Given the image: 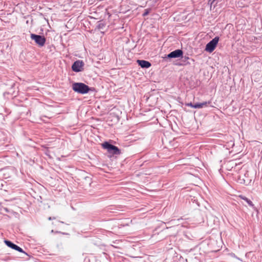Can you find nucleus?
Masks as SVG:
<instances>
[{
    "instance_id": "nucleus-12",
    "label": "nucleus",
    "mask_w": 262,
    "mask_h": 262,
    "mask_svg": "<svg viewBox=\"0 0 262 262\" xmlns=\"http://www.w3.org/2000/svg\"><path fill=\"white\" fill-rule=\"evenodd\" d=\"M151 11V8H147V9H146L145 10H144V13H143L142 14V16L143 17L147 15Z\"/></svg>"
},
{
    "instance_id": "nucleus-9",
    "label": "nucleus",
    "mask_w": 262,
    "mask_h": 262,
    "mask_svg": "<svg viewBox=\"0 0 262 262\" xmlns=\"http://www.w3.org/2000/svg\"><path fill=\"white\" fill-rule=\"evenodd\" d=\"M211 103V101H204L202 103H196L195 104V108H201L204 106H206L207 104Z\"/></svg>"
},
{
    "instance_id": "nucleus-19",
    "label": "nucleus",
    "mask_w": 262,
    "mask_h": 262,
    "mask_svg": "<svg viewBox=\"0 0 262 262\" xmlns=\"http://www.w3.org/2000/svg\"><path fill=\"white\" fill-rule=\"evenodd\" d=\"M117 252H118V251H117L116 250V251H115V253H116V259H117V257H119V256H118V255H117Z\"/></svg>"
},
{
    "instance_id": "nucleus-15",
    "label": "nucleus",
    "mask_w": 262,
    "mask_h": 262,
    "mask_svg": "<svg viewBox=\"0 0 262 262\" xmlns=\"http://www.w3.org/2000/svg\"><path fill=\"white\" fill-rule=\"evenodd\" d=\"M186 106H190L192 108H195V104H192L191 102H190V103H186L185 104Z\"/></svg>"
},
{
    "instance_id": "nucleus-20",
    "label": "nucleus",
    "mask_w": 262,
    "mask_h": 262,
    "mask_svg": "<svg viewBox=\"0 0 262 262\" xmlns=\"http://www.w3.org/2000/svg\"><path fill=\"white\" fill-rule=\"evenodd\" d=\"M117 212H116V214H115V216H116V220H118L119 219L117 217H116L117 216H118L117 214H116Z\"/></svg>"
},
{
    "instance_id": "nucleus-7",
    "label": "nucleus",
    "mask_w": 262,
    "mask_h": 262,
    "mask_svg": "<svg viewBox=\"0 0 262 262\" xmlns=\"http://www.w3.org/2000/svg\"><path fill=\"white\" fill-rule=\"evenodd\" d=\"M137 62L142 68H149L151 66L149 61L144 60H138Z\"/></svg>"
},
{
    "instance_id": "nucleus-18",
    "label": "nucleus",
    "mask_w": 262,
    "mask_h": 262,
    "mask_svg": "<svg viewBox=\"0 0 262 262\" xmlns=\"http://www.w3.org/2000/svg\"><path fill=\"white\" fill-rule=\"evenodd\" d=\"M56 219V217H49L48 218V220H55Z\"/></svg>"
},
{
    "instance_id": "nucleus-10",
    "label": "nucleus",
    "mask_w": 262,
    "mask_h": 262,
    "mask_svg": "<svg viewBox=\"0 0 262 262\" xmlns=\"http://www.w3.org/2000/svg\"><path fill=\"white\" fill-rule=\"evenodd\" d=\"M239 197L243 200L245 201L252 208H254V205L252 203V202L249 199H248L247 197L243 195H240Z\"/></svg>"
},
{
    "instance_id": "nucleus-16",
    "label": "nucleus",
    "mask_w": 262,
    "mask_h": 262,
    "mask_svg": "<svg viewBox=\"0 0 262 262\" xmlns=\"http://www.w3.org/2000/svg\"><path fill=\"white\" fill-rule=\"evenodd\" d=\"M121 154L120 150L116 146V155H119Z\"/></svg>"
},
{
    "instance_id": "nucleus-8",
    "label": "nucleus",
    "mask_w": 262,
    "mask_h": 262,
    "mask_svg": "<svg viewBox=\"0 0 262 262\" xmlns=\"http://www.w3.org/2000/svg\"><path fill=\"white\" fill-rule=\"evenodd\" d=\"M5 244L9 248L12 249L16 250L18 246L12 243V242L5 239L4 241Z\"/></svg>"
},
{
    "instance_id": "nucleus-1",
    "label": "nucleus",
    "mask_w": 262,
    "mask_h": 262,
    "mask_svg": "<svg viewBox=\"0 0 262 262\" xmlns=\"http://www.w3.org/2000/svg\"><path fill=\"white\" fill-rule=\"evenodd\" d=\"M72 89L75 92L81 94L88 93L91 89L88 85L81 82H75L73 83Z\"/></svg>"
},
{
    "instance_id": "nucleus-6",
    "label": "nucleus",
    "mask_w": 262,
    "mask_h": 262,
    "mask_svg": "<svg viewBox=\"0 0 262 262\" xmlns=\"http://www.w3.org/2000/svg\"><path fill=\"white\" fill-rule=\"evenodd\" d=\"M102 147L106 149L109 153L115 154V145L106 141L102 144Z\"/></svg>"
},
{
    "instance_id": "nucleus-14",
    "label": "nucleus",
    "mask_w": 262,
    "mask_h": 262,
    "mask_svg": "<svg viewBox=\"0 0 262 262\" xmlns=\"http://www.w3.org/2000/svg\"><path fill=\"white\" fill-rule=\"evenodd\" d=\"M19 252H21V253H23L24 254H25L26 255H28V254L27 253H26L23 250L22 248H21L20 247H19V246L17 247V248H16V249L15 250Z\"/></svg>"
},
{
    "instance_id": "nucleus-11",
    "label": "nucleus",
    "mask_w": 262,
    "mask_h": 262,
    "mask_svg": "<svg viewBox=\"0 0 262 262\" xmlns=\"http://www.w3.org/2000/svg\"><path fill=\"white\" fill-rule=\"evenodd\" d=\"M159 0H148L147 3L150 2L149 4V6L151 7H154L155 6L156 4L158 2Z\"/></svg>"
},
{
    "instance_id": "nucleus-4",
    "label": "nucleus",
    "mask_w": 262,
    "mask_h": 262,
    "mask_svg": "<svg viewBox=\"0 0 262 262\" xmlns=\"http://www.w3.org/2000/svg\"><path fill=\"white\" fill-rule=\"evenodd\" d=\"M84 62L82 60H76L72 66V70L75 72H79L83 70Z\"/></svg>"
},
{
    "instance_id": "nucleus-3",
    "label": "nucleus",
    "mask_w": 262,
    "mask_h": 262,
    "mask_svg": "<svg viewBox=\"0 0 262 262\" xmlns=\"http://www.w3.org/2000/svg\"><path fill=\"white\" fill-rule=\"evenodd\" d=\"M219 37L216 36L210 41L206 46L205 50L209 53L212 52L219 41Z\"/></svg>"
},
{
    "instance_id": "nucleus-13",
    "label": "nucleus",
    "mask_w": 262,
    "mask_h": 262,
    "mask_svg": "<svg viewBox=\"0 0 262 262\" xmlns=\"http://www.w3.org/2000/svg\"><path fill=\"white\" fill-rule=\"evenodd\" d=\"M188 59H189V57L185 56L184 57V62H185V63H181V64H179V65H180V66H184V65H186V64H190V63L188 62H186V60H187Z\"/></svg>"
},
{
    "instance_id": "nucleus-5",
    "label": "nucleus",
    "mask_w": 262,
    "mask_h": 262,
    "mask_svg": "<svg viewBox=\"0 0 262 262\" xmlns=\"http://www.w3.org/2000/svg\"><path fill=\"white\" fill-rule=\"evenodd\" d=\"M183 54V52L182 50L177 49L168 54L167 57L168 58H179L182 57Z\"/></svg>"
},
{
    "instance_id": "nucleus-2",
    "label": "nucleus",
    "mask_w": 262,
    "mask_h": 262,
    "mask_svg": "<svg viewBox=\"0 0 262 262\" xmlns=\"http://www.w3.org/2000/svg\"><path fill=\"white\" fill-rule=\"evenodd\" d=\"M30 38L32 40H34L39 47H43L45 45L46 41V39L44 36L33 33L31 34Z\"/></svg>"
},
{
    "instance_id": "nucleus-17",
    "label": "nucleus",
    "mask_w": 262,
    "mask_h": 262,
    "mask_svg": "<svg viewBox=\"0 0 262 262\" xmlns=\"http://www.w3.org/2000/svg\"><path fill=\"white\" fill-rule=\"evenodd\" d=\"M103 26V24L102 23H100L97 25V28L99 29H101V28H102Z\"/></svg>"
}]
</instances>
